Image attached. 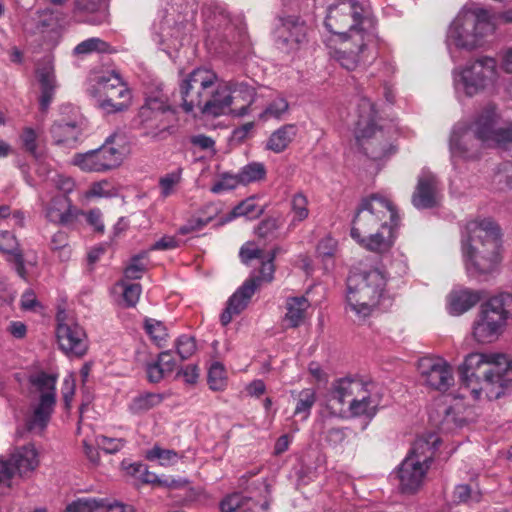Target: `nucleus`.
<instances>
[{
	"instance_id": "1",
	"label": "nucleus",
	"mask_w": 512,
	"mask_h": 512,
	"mask_svg": "<svg viewBox=\"0 0 512 512\" xmlns=\"http://www.w3.org/2000/svg\"><path fill=\"white\" fill-rule=\"evenodd\" d=\"M460 397L493 400L501 397L512 382V366L502 353L468 354L459 367Z\"/></svg>"
},
{
	"instance_id": "2",
	"label": "nucleus",
	"mask_w": 512,
	"mask_h": 512,
	"mask_svg": "<svg viewBox=\"0 0 512 512\" xmlns=\"http://www.w3.org/2000/svg\"><path fill=\"white\" fill-rule=\"evenodd\" d=\"M501 231L492 218L470 220L462 230L461 251L466 271L478 278L493 272L499 264Z\"/></svg>"
},
{
	"instance_id": "3",
	"label": "nucleus",
	"mask_w": 512,
	"mask_h": 512,
	"mask_svg": "<svg viewBox=\"0 0 512 512\" xmlns=\"http://www.w3.org/2000/svg\"><path fill=\"white\" fill-rule=\"evenodd\" d=\"M387 278L384 272L373 269L353 271L347 278V311L361 323L372 315L384 292Z\"/></svg>"
},
{
	"instance_id": "4",
	"label": "nucleus",
	"mask_w": 512,
	"mask_h": 512,
	"mask_svg": "<svg viewBox=\"0 0 512 512\" xmlns=\"http://www.w3.org/2000/svg\"><path fill=\"white\" fill-rule=\"evenodd\" d=\"M494 31L490 14L482 8L460 11L449 25L446 34V45L452 48L474 51L483 47L488 35Z\"/></svg>"
},
{
	"instance_id": "5",
	"label": "nucleus",
	"mask_w": 512,
	"mask_h": 512,
	"mask_svg": "<svg viewBox=\"0 0 512 512\" xmlns=\"http://www.w3.org/2000/svg\"><path fill=\"white\" fill-rule=\"evenodd\" d=\"M439 442V437L433 433L415 440L410 452L397 470L401 492L412 494L422 486Z\"/></svg>"
},
{
	"instance_id": "6",
	"label": "nucleus",
	"mask_w": 512,
	"mask_h": 512,
	"mask_svg": "<svg viewBox=\"0 0 512 512\" xmlns=\"http://www.w3.org/2000/svg\"><path fill=\"white\" fill-rule=\"evenodd\" d=\"M354 134L365 154L373 160H380L391 153L392 145L384 137L377 124V111L367 97L358 99L355 108Z\"/></svg>"
},
{
	"instance_id": "7",
	"label": "nucleus",
	"mask_w": 512,
	"mask_h": 512,
	"mask_svg": "<svg viewBox=\"0 0 512 512\" xmlns=\"http://www.w3.org/2000/svg\"><path fill=\"white\" fill-rule=\"evenodd\" d=\"M512 318V294L500 293L482 303L472 325V336L480 344L495 342Z\"/></svg>"
},
{
	"instance_id": "8",
	"label": "nucleus",
	"mask_w": 512,
	"mask_h": 512,
	"mask_svg": "<svg viewBox=\"0 0 512 512\" xmlns=\"http://www.w3.org/2000/svg\"><path fill=\"white\" fill-rule=\"evenodd\" d=\"M56 384V375L44 371L29 375L28 391L35 403L27 419L28 430L42 432L46 428L56 405Z\"/></svg>"
},
{
	"instance_id": "9",
	"label": "nucleus",
	"mask_w": 512,
	"mask_h": 512,
	"mask_svg": "<svg viewBox=\"0 0 512 512\" xmlns=\"http://www.w3.org/2000/svg\"><path fill=\"white\" fill-rule=\"evenodd\" d=\"M456 93L468 97L492 89L498 80L497 61L489 56H481L468 61L453 72Z\"/></svg>"
},
{
	"instance_id": "10",
	"label": "nucleus",
	"mask_w": 512,
	"mask_h": 512,
	"mask_svg": "<svg viewBox=\"0 0 512 512\" xmlns=\"http://www.w3.org/2000/svg\"><path fill=\"white\" fill-rule=\"evenodd\" d=\"M324 24L334 36L330 40L349 39L355 33H372L367 28V25L372 26V21L356 0H341L330 6Z\"/></svg>"
},
{
	"instance_id": "11",
	"label": "nucleus",
	"mask_w": 512,
	"mask_h": 512,
	"mask_svg": "<svg viewBox=\"0 0 512 512\" xmlns=\"http://www.w3.org/2000/svg\"><path fill=\"white\" fill-rule=\"evenodd\" d=\"M397 217V211L388 199L373 194L361 200L352 221L350 235L352 238H359L386 221H396Z\"/></svg>"
},
{
	"instance_id": "12",
	"label": "nucleus",
	"mask_w": 512,
	"mask_h": 512,
	"mask_svg": "<svg viewBox=\"0 0 512 512\" xmlns=\"http://www.w3.org/2000/svg\"><path fill=\"white\" fill-rule=\"evenodd\" d=\"M374 38L373 33H355L349 39L328 40L329 54L343 68L354 70L368 61Z\"/></svg>"
},
{
	"instance_id": "13",
	"label": "nucleus",
	"mask_w": 512,
	"mask_h": 512,
	"mask_svg": "<svg viewBox=\"0 0 512 512\" xmlns=\"http://www.w3.org/2000/svg\"><path fill=\"white\" fill-rule=\"evenodd\" d=\"M218 80L217 74L211 69L198 67L191 71L179 86L184 111L189 113L194 108L199 109Z\"/></svg>"
},
{
	"instance_id": "14",
	"label": "nucleus",
	"mask_w": 512,
	"mask_h": 512,
	"mask_svg": "<svg viewBox=\"0 0 512 512\" xmlns=\"http://www.w3.org/2000/svg\"><path fill=\"white\" fill-rule=\"evenodd\" d=\"M448 148L451 163L457 167L462 163L480 160L485 145L476 138L468 123L458 122L450 132Z\"/></svg>"
},
{
	"instance_id": "15",
	"label": "nucleus",
	"mask_w": 512,
	"mask_h": 512,
	"mask_svg": "<svg viewBox=\"0 0 512 512\" xmlns=\"http://www.w3.org/2000/svg\"><path fill=\"white\" fill-rule=\"evenodd\" d=\"M124 154L113 145L112 137H108L103 145L85 153H76L72 164L84 172H106L121 165Z\"/></svg>"
},
{
	"instance_id": "16",
	"label": "nucleus",
	"mask_w": 512,
	"mask_h": 512,
	"mask_svg": "<svg viewBox=\"0 0 512 512\" xmlns=\"http://www.w3.org/2000/svg\"><path fill=\"white\" fill-rule=\"evenodd\" d=\"M369 381L356 377L335 380L328 391L326 408L334 417H348V404L362 391Z\"/></svg>"
},
{
	"instance_id": "17",
	"label": "nucleus",
	"mask_w": 512,
	"mask_h": 512,
	"mask_svg": "<svg viewBox=\"0 0 512 512\" xmlns=\"http://www.w3.org/2000/svg\"><path fill=\"white\" fill-rule=\"evenodd\" d=\"M57 322L56 336L60 349L68 356H83L88 348L84 329L68 319L64 311L58 312Z\"/></svg>"
},
{
	"instance_id": "18",
	"label": "nucleus",
	"mask_w": 512,
	"mask_h": 512,
	"mask_svg": "<svg viewBox=\"0 0 512 512\" xmlns=\"http://www.w3.org/2000/svg\"><path fill=\"white\" fill-rule=\"evenodd\" d=\"M418 369L424 382L438 391H447L454 383L453 368L442 358H422Z\"/></svg>"
},
{
	"instance_id": "19",
	"label": "nucleus",
	"mask_w": 512,
	"mask_h": 512,
	"mask_svg": "<svg viewBox=\"0 0 512 512\" xmlns=\"http://www.w3.org/2000/svg\"><path fill=\"white\" fill-rule=\"evenodd\" d=\"M275 37L280 49L291 52L306 41L307 27L298 17L281 18L275 30Z\"/></svg>"
},
{
	"instance_id": "20",
	"label": "nucleus",
	"mask_w": 512,
	"mask_h": 512,
	"mask_svg": "<svg viewBox=\"0 0 512 512\" xmlns=\"http://www.w3.org/2000/svg\"><path fill=\"white\" fill-rule=\"evenodd\" d=\"M468 126L485 147L496 146L501 125L495 105H487Z\"/></svg>"
},
{
	"instance_id": "21",
	"label": "nucleus",
	"mask_w": 512,
	"mask_h": 512,
	"mask_svg": "<svg viewBox=\"0 0 512 512\" xmlns=\"http://www.w3.org/2000/svg\"><path fill=\"white\" fill-rule=\"evenodd\" d=\"M399 221V217L393 222L386 221L374 231L353 239L368 251L379 254L386 253L394 245Z\"/></svg>"
},
{
	"instance_id": "22",
	"label": "nucleus",
	"mask_w": 512,
	"mask_h": 512,
	"mask_svg": "<svg viewBox=\"0 0 512 512\" xmlns=\"http://www.w3.org/2000/svg\"><path fill=\"white\" fill-rule=\"evenodd\" d=\"M170 109L167 98L162 94L150 95L138 113L140 125L147 129L146 134L163 129V116Z\"/></svg>"
},
{
	"instance_id": "23",
	"label": "nucleus",
	"mask_w": 512,
	"mask_h": 512,
	"mask_svg": "<svg viewBox=\"0 0 512 512\" xmlns=\"http://www.w3.org/2000/svg\"><path fill=\"white\" fill-rule=\"evenodd\" d=\"M232 88L230 80L219 79L207 95L203 105L199 110L201 114L212 117H219L226 114H232L230 89Z\"/></svg>"
},
{
	"instance_id": "24",
	"label": "nucleus",
	"mask_w": 512,
	"mask_h": 512,
	"mask_svg": "<svg viewBox=\"0 0 512 512\" xmlns=\"http://www.w3.org/2000/svg\"><path fill=\"white\" fill-rule=\"evenodd\" d=\"M440 201L439 183L434 174L423 170L419 177L416 189L412 195V204L417 209H430Z\"/></svg>"
},
{
	"instance_id": "25",
	"label": "nucleus",
	"mask_w": 512,
	"mask_h": 512,
	"mask_svg": "<svg viewBox=\"0 0 512 512\" xmlns=\"http://www.w3.org/2000/svg\"><path fill=\"white\" fill-rule=\"evenodd\" d=\"M92 81L93 83L88 91L95 100L111 90H116L118 96L130 97L129 88L122 80L120 74L114 70L102 71L95 75Z\"/></svg>"
},
{
	"instance_id": "26",
	"label": "nucleus",
	"mask_w": 512,
	"mask_h": 512,
	"mask_svg": "<svg viewBox=\"0 0 512 512\" xmlns=\"http://www.w3.org/2000/svg\"><path fill=\"white\" fill-rule=\"evenodd\" d=\"M36 79L41 90L39 106L41 111L45 112L48 110L57 88L54 65L51 60L44 59L37 64Z\"/></svg>"
},
{
	"instance_id": "27",
	"label": "nucleus",
	"mask_w": 512,
	"mask_h": 512,
	"mask_svg": "<svg viewBox=\"0 0 512 512\" xmlns=\"http://www.w3.org/2000/svg\"><path fill=\"white\" fill-rule=\"evenodd\" d=\"M379 404L380 395L377 391V386L369 381L357 397L348 404V416L373 417L377 412Z\"/></svg>"
},
{
	"instance_id": "28",
	"label": "nucleus",
	"mask_w": 512,
	"mask_h": 512,
	"mask_svg": "<svg viewBox=\"0 0 512 512\" xmlns=\"http://www.w3.org/2000/svg\"><path fill=\"white\" fill-rule=\"evenodd\" d=\"M257 289L255 280H246L228 299L227 307L221 314V323L226 326L233 316L241 313L248 305Z\"/></svg>"
},
{
	"instance_id": "29",
	"label": "nucleus",
	"mask_w": 512,
	"mask_h": 512,
	"mask_svg": "<svg viewBox=\"0 0 512 512\" xmlns=\"http://www.w3.org/2000/svg\"><path fill=\"white\" fill-rule=\"evenodd\" d=\"M230 84L232 114L243 117L249 113L250 106L255 101V88L247 81L230 80Z\"/></svg>"
},
{
	"instance_id": "30",
	"label": "nucleus",
	"mask_w": 512,
	"mask_h": 512,
	"mask_svg": "<svg viewBox=\"0 0 512 512\" xmlns=\"http://www.w3.org/2000/svg\"><path fill=\"white\" fill-rule=\"evenodd\" d=\"M8 461L17 476L27 478L39 465L38 452L32 444L24 445L15 449Z\"/></svg>"
},
{
	"instance_id": "31",
	"label": "nucleus",
	"mask_w": 512,
	"mask_h": 512,
	"mask_svg": "<svg viewBox=\"0 0 512 512\" xmlns=\"http://www.w3.org/2000/svg\"><path fill=\"white\" fill-rule=\"evenodd\" d=\"M78 213L64 194L53 197L46 207L47 219L55 224L68 225L75 220Z\"/></svg>"
},
{
	"instance_id": "32",
	"label": "nucleus",
	"mask_w": 512,
	"mask_h": 512,
	"mask_svg": "<svg viewBox=\"0 0 512 512\" xmlns=\"http://www.w3.org/2000/svg\"><path fill=\"white\" fill-rule=\"evenodd\" d=\"M268 507L267 501L259 505L251 497L244 496L241 492L225 496L219 504L221 512H267Z\"/></svg>"
},
{
	"instance_id": "33",
	"label": "nucleus",
	"mask_w": 512,
	"mask_h": 512,
	"mask_svg": "<svg viewBox=\"0 0 512 512\" xmlns=\"http://www.w3.org/2000/svg\"><path fill=\"white\" fill-rule=\"evenodd\" d=\"M0 252L5 254L7 261L14 265L17 274L22 279H26L24 256L16 237L9 231H0Z\"/></svg>"
},
{
	"instance_id": "34",
	"label": "nucleus",
	"mask_w": 512,
	"mask_h": 512,
	"mask_svg": "<svg viewBox=\"0 0 512 512\" xmlns=\"http://www.w3.org/2000/svg\"><path fill=\"white\" fill-rule=\"evenodd\" d=\"M310 302L305 296L288 297L283 322L288 328H297L304 323Z\"/></svg>"
},
{
	"instance_id": "35",
	"label": "nucleus",
	"mask_w": 512,
	"mask_h": 512,
	"mask_svg": "<svg viewBox=\"0 0 512 512\" xmlns=\"http://www.w3.org/2000/svg\"><path fill=\"white\" fill-rule=\"evenodd\" d=\"M65 512H135L132 506L107 504L103 500L80 499L69 505Z\"/></svg>"
},
{
	"instance_id": "36",
	"label": "nucleus",
	"mask_w": 512,
	"mask_h": 512,
	"mask_svg": "<svg viewBox=\"0 0 512 512\" xmlns=\"http://www.w3.org/2000/svg\"><path fill=\"white\" fill-rule=\"evenodd\" d=\"M83 119L72 121H57L51 127V134L54 141L60 143H71L78 140L83 131Z\"/></svg>"
},
{
	"instance_id": "37",
	"label": "nucleus",
	"mask_w": 512,
	"mask_h": 512,
	"mask_svg": "<svg viewBox=\"0 0 512 512\" xmlns=\"http://www.w3.org/2000/svg\"><path fill=\"white\" fill-rule=\"evenodd\" d=\"M57 19L49 9L32 13L24 22V29L32 35L45 34L55 28Z\"/></svg>"
},
{
	"instance_id": "38",
	"label": "nucleus",
	"mask_w": 512,
	"mask_h": 512,
	"mask_svg": "<svg viewBox=\"0 0 512 512\" xmlns=\"http://www.w3.org/2000/svg\"><path fill=\"white\" fill-rule=\"evenodd\" d=\"M479 301V295L468 289L454 290L448 297V312L453 316H459L472 307Z\"/></svg>"
},
{
	"instance_id": "39",
	"label": "nucleus",
	"mask_w": 512,
	"mask_h": 512,
	"mask_svg": "<svg viewBox=\"0 0 512 512\" xmlns=\"http://www.w3.org/2000/svg\"><path fill=\"white\" fill-rule=\"evenodd\" d=\"M202 15L207 29L221 27L229 23V15L225 6L216 0H209L204 4Z\"/></svg>"
},
{
	"instance_id": "40",
	"label": "nucleus",
	"mask_w": 512,
	"mask_h": 512,
	"mask_svg": "<svg viewBox=\"0 0 512 512\" xmlns=\"http://www.w3.org/2000/svg\"><path fill=\"white\" fill-rule=\"evenodd\" d=\"M297 128L293 124H286L274 131L266 143V149L274 153L283 152L295 138Z\"/></svg>"
},
{
	"instance_id": "41",
	"label": "nucleus",
	"mask_w": 512,
	"mask_h": 512,
	"mask_svg": "<svg viewBox=\"0 0 512 512\" xmlns=\"http://www.w3.org/2000/svg\"><path fill=\"white\" fill-rule=\"evenodd\" d=\"M164 397L159 393L145 392L132 398L128 405V411L134 415H141L157 407Z\"/></svg>"
},
{
	"instance_id": "42",
	"label": "nucleus",
	"mask_w": 512,
	"mask_h": 512,
	"mask_svg": "<svg viewBox=\"0 0 512 512\" xmlns=\"http://www.w3.org/2000/svg\"><path fill=\"white\" fill-rule=\"evenodd\" d=\"M132 95L129 98L118 96L116 90L108 91V93L97 98L96 105L105 113H117L126 110L131 104Z\"/></svg>"
},
{
	"instance_id": "43",
	"label": "nucleus",
	"mask_w": 512,
	"mask_h": 512,
	"mask_svg": "<svg viewBox=\"0 0 512 512\" xmlns=\"http://www.w3.org/2000/svg\"><path fill=\"white\" fill-rule=\"evenodd\" d=\"M76 55H89L92 53H112L114 50L111 45L98 37L88 38L74 48Z\"/></svg>"
},
{
	"instance_id": "44",
	"label": "nucleus",
	"mask_w": 512,
	"mask_h": 512,
	"mask_svg": "<svg viewBox=\"0 0 512 512\" xmlns=\"http://www.w3.org/2000/svg\"><path fill=\"white\" fill-rule=\"evenodd\" d=\"M182 181V168H177L159 178L160 197L166 199L174 195Z\"/></svg>"
},
{
	"instance_id": "45",
	"label": "nucleus",
	"mask_w": 512,
	"mask_h": 512,
	"mask_svg": "<svg viewBox=\"0 0 512 512\" xmlns=\"http://www.w3.org/2000/svg\"><path fill=\"white\" fill-rule=\"evenodd\" d=\"M316 402V392L311 388L300 391L297 395V402L294 410V416H299L301 420H307L311 409Z\"/></svg>"
},
{
	"instance_id": "46",
	"label": "nucleus",
	"mask_w": 512,
	"mask_h": 512,
	"mask_svg": "<svg viewBox=\"0 0 512 512\" xmlns=\"http://www.w3.org/2000/svg\"><path fill=\"white\" fill-rule=\"evenodd\" d=\"M238 174L241 185H248L263 180L266 176V168L263 163L251 162L243 166Z\"/></svg>"
},
{
	"instance_id": "47",
	"label": "nucleus",
	"mask_w": 512,
	"mask_h": 512,
	"mask_svg": "<svg viewBox=\"0 0 512 512\" xmlns=\"http://www.w3.org/2000/svg\"><path fill=\"white\" fill-rule=\"evenodd\" d=\"M289 108L287 100L282 96H277L271 100L265 109L259 114V119L268 121L271 119H281L287 113Z\"/></svg>"
},
{
	"instance_id": "48",
	"label": "nucleus",
	"mask_w": 512,
	"mask_h": 512,
	"mask_svg": "<svg viewBox=\"0 0 512 512\" xmlns=\"http://www.w3.org/2000/svg\"><path fill=\"white\" fill-rule=\"evenodd\" d=\"M291 213L292 219L290 226L293 227L309 216L308 199L303 193L298 192L292 196Z\"/></svg>"
},
{
	"instance_id": "49",
	"label": "nucleus",
	"mask_w": 512,
	"mask_h": 512,
	"mask_svg": "<svg viewBox=\"0 0 512 512\" xmlns=\"http://www.w3.org/2000/svg\"><path fill=\"white\" fill-rule=\"evenodd\" d=\"M146 458L150 461H158L161 466H170L177 463L179 455L174 450L155 445L146 452Z\"/></svg>"
},
{
	"instance_id": "50",
	"label": "nucleus",
	"mask_w": 512,
	"mask_h": 512,
	"mask_svg": "<svg viewBox=\"0 0 512 512\" xmlns=\"http://www.w3.org/2000/svg\"><path fill=\"white\" fill-rule=\"evenodd\" d=\"M22 148L35 159H39L41 154L38 151L39 133L31 127H25L20 134Z\"/></svg>"
},
{
	"instance_id": "51",
	"label": "nucleus",
	"mask_w": 512,
	"mask_h": 512,
	"mask_svg": "<svg viewBox=\"0 0 512 512\" xmlns=\"http://www.w3.org/2000/svg\"><path fill=\"white\" fill-rule=\"evenodd\" d=\"M144 329L150 336L151 340L159 347H161L168 337L167 328L165 325L156 319L147 318L144 321Z\"/></svg>"
},
{
	"instance_id": "52",
	"label": "nucleus",
	"mask_w": 512,
	"mask_h": 512,
	"mask_svg": "<svg viewBox=\"0 0 512 512\" xmlns=\"http://www.w3.org/2000/svg\"><path fill=\"white\" fill-rule=\"evenodd\" d=\"M208 385L213 391H222L227 385V376L224 366L219 363H213L208 371Z\"/></svg>"
},
{
	"instance_id": "53",
	"label": "nucleus",
	"mask_w": 512,
	"mask_h": 512,
	"mask_svg": "<svg viewBox=\"0 0 512 512\" xmlns=\"http://www.w3.org/2000/svg\"><path fill=\"white\" fill-rule=\"evenodd\" d=\"M16 473L8 459L0 457V495H7L14 485Z\"/></svg>"
},
{
	"instance_id": "54",
	"label": "nucleus",
	"mask_w": 512,
	"mask_h": 512,
	"mask_svg": "<svg viewBox=\"0 0 512 512\" xmlns=\"http://www.w3.org/2000/svg\"><path fill=\"white\" fill-rule=\"evenodd\" d=\"M50 248L57 254L60 261H67L71 257V247L68 244V236L63 231H58L52 236Z\"/></svg>"
},
{
	"instance_id": "55",
	"label": "nucleus",
	"mask_w": 512,
	"mask_h": 512,
	"mask_svg": "<svg viewBox=\"0 0 512 512\" xmlns=\"http://www.w3.org/2000/svg\"><path fill=\"white\" fill-rule=\"evenodd\" d=\"M262 208L258 207L252 198H248L242 201L239 205L233 208L229 219L237 217H247L253 219L258 217L262 213Z\"/></svg>"
},
{
	"instance_id": "56",
	"label": "nucleus",
	"mask_w": 512,
	"mask_h": 512,
	"mask_svg": "<svg viewBox=\"0 0 512 512\" xmlns=\"http://www.w3.org/2000/svg\"><path fill=\"white\" fill-rule=\"evenodd\" d=\"M116 195V190L107 180L93 183L86 191L87 198H110Z\"/></svg>"
},
{
	"instance_id": "57",
	"label": "nucleus",
	"mask_w": 512,
	"mask_h": 512,
	"mask_svg": "<svg viewBox=\"0 0 512 512\" xmlns=\"http://www.w3.org/2000/svg\"><path fill=\"white\" fill-rule=\"evenodd\" d=\"M177 354L181 360L190 358L196 351V342L190 335H181L175 341Z\"/></svg>"
},
{
	"instance_id": "58",
	"label": "nucleus",
	"mask_w": 512,
	"mask_h": 512,
	"mask_svg": "<svg viewBox=\"0 0 512 512\" xmlns=\"http://www.w3.org/2000/svg\"><path fill=\"white\" fill-rule=\"evenodd\" d=\"M275 255H276V250H272L269 253L267 259H265V257H264L263 259L260 260L261 268L259 271V276L250 279V280H255L257 286L259 285L260 281L270 282L273 279V274L275 271L273 261H274Z\"/></svg>"
},
{
	"instance_id": "59",
	"label": "nucleus",
	"mask_w": 512,
	"mask_h": 512,
	"mask_svg": "<svg viewBox=\"0 0 512 512\" xmlns=\"http://www.w3.org/2000/svg\"><path fill=\"white\" fill-rule=\"evenodd\" d=\"M144 256H134L124 270L126 279L136 280L140 279L146 270V265L143 263Z\"/></svg>"
},
{
	"instance_id": "60",
	"label": "nucleus",
	"mask_w": 512,
	"mask_h": 512,
	"mask_svg": "<svg viewBox=\"0 0 512 512\" xmlns=\"http://www.w3.org/2000/svg\"><path fill=\"white\" fill-rule=\"evenodd\" d=\"M239 185H241V183L238 173H224L220 179L212 186L211 191L214 193H220L222 191L235 189Z\"/></svg>"
},
{
	"instance_id": "61",
	"label": "nucleus",
	"mask_w": 512,
	"mask_h": 512,
	"mask_svg": "<svg viewBox=\"0 0 512 512\" xmlns=\"http://www.w3.org/2000/svg\"><path fill=\"white\" fill-rule=\"evenodd\" d=\"M118 285L123 287V299L127 306H135L142 292L141 285L138 283L126 284L124 281L119 282Z\"/></svg>"
},
{
	"instance_id": "62",
	"label": "nucleus",
	"mask_w": 512,
	"mask_h": 512,
	"mask_svg": "<svg viewBox=\"0 0 512 512\" xmlns=\"http://www.w3.org/2000/svg\"><path fill=\"white\" fill-rule=\"evenodd\" d=\"M95 443L106 453L113 454L120 451L125 442L120 438H109L104 435H98L95 438Z\"/></svg>"
},
{
	"instance_id": "63",
	"label": "nucleus",
	"mask_w": 512,
	"mask_h": 512,
	"mask_svg": "<svg viewBox=\"0 0 512 512\" xmlns=\"http://www.w3.org/2000/svg\"><path fill=\"white\" fill-rule=\"evenodd\" d=\"M336 241L331 237L323 238L317 245V255L323 261H330L336 252Z\"/></svg>"
},
{
	"instance_id": "64",
	"label": "nucleus",
	"mask_w": 512,
	"mask_h": 512,
	"mask_svg": "<svg viewBox=\"0 0 512 512\" xmlns=\"http://www.w3.org/2000/svg\"><path fill=\"white\" fill-rule=\"evenodd\" d=\"M493 182L495 184L505 182L506 187L512 190V163L502 164L495 173Z\"/></svg>"
}]
</instances>
